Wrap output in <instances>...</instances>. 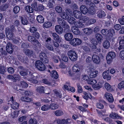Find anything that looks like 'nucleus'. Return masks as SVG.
Returning <instances> with one entry per match:
<instances>
[{
  "label": "nucleus",
  "instance_id": "nucleus-1",
  "mask_svg": "<svg viewBox=\"0 0 124 124\" xmlns=\"http://www.w3.org/2000/svg\"><path fill=\"white\" fill-rule=\"evenodd\" d=\"M15 28L14 26L11 25L7 27L5 29L6 35L8 38L9 39H11L13 37V31Z\"/></svg>",
  "mask_w": 124,
  "mask_h": 124
},
{
  "label": "nucleus",
  "instance_id": "nucleus-2",
  "mask_svg": "<svg viewBox=\"0 0 124 124\" xmlns=\"http://www.w3.org/2000/svg\"><path fill=\"white\" fill-rule=\"evenodd\" d=\"M42 36L44 39V40L46 42L45 44L46 47L49 50L53 51L54 50V48L53 46L51 45L48 43L51 41V38L46 35H45V33H44L42 34Z\"/></svg>",
  "mask_w": 124,
  "mask_h": 124
},
{
  "label": "nucleus",
  "instance_id": "nucleus-3",
  "mask_svg": "<svg viewBox=\"0 0 124 124\" xmlns=\"http://www.w3.org/2000/svg\"><path fill=\"white\" fill-rule=\"evenodd\" d=\"M68 54L70 59L73 61L77 60L78 56L76 52L74 50H70L68 53Z\"/></svg>",
  "mask_w": 124,
  "mask_h": 124
},
{
  "label": "nucleus",
  "instance_id": "nucleus-4",
  "mask_svg": "<svg viewBox=\"0 0 124 124\" xmlns=\"http://www.w3.org/2000/svg\"><path fill=\"white\" fill-rule=\"evenodd\" d=\"M68 15L70 16H72L73 12L70 9H67L66 10L65 12H63L61 13V16L63 19L66 20L69 18Z\"/></svg>",
  "mask_w": 124,
  "mask_h": 124
},
{
  "label": "nucleus",
  "instance_id": "nucleus-5",
  "mask_svg": "<svg viewBox=\"0 0 124 124\" xmlns=\"http://www.w3.org/2000/svg\"><path fill=\"white\" fill-rule=\"evenodd\" d=\"M101 33L104 35H108L110 39L112 38L113 34L115 33V31L114 29H111L109 31L107 29H103L101 31Z\"/></svg>",
  "mask_w": 124,
  "mask_h": 124
},
{
  "label": "nucleus",
  "instance_id": "nucleus-6",
  "mask_svg": "<svg viewBox=\"0 0 124 124\" xmlns=\"http://www.w3.org/2000/svg\"><path fill=\"white\" fill-rule=\"evenodd\" d=\"M35 65L37 68L41 71H43L46 69V66L40 61L38 60L36 61Z\"/></svg>",
  "mask_w": 124,
  "mask_h": 124
},
{
  "label": "nucleus",
  "instance_id": "nucleus-7",
  "mask_svg": "<svg viewBox=\"0 0 124 124\" xmlns=\"http://www.w3.org/2000/svg\"><path fill=\"white\" fill-rule=\"evenodd\" d=\"M116 56L115 53L113 52H109L106 56V59L107 63L108 64H110L112 62L113 59Z\"/></svg>",
  "mask_w": 124,
  "mask_h": 124
},
{
  "label": "nucleus",
  "instance_id": "nucleus-8",
  "mask_svg": "<svg viewBox=\"0 0 124 124\" xmlns=\"http://www.w3.org/2000/svg\"><path fill=\"white\" fill-rule=\"evenodd\" d=\"M57 19L58 22L59 24L62 26L65 29H69L70 27L67 22H66L65 21L61 18H57Z\"/></svg>",
  "mask_w": 124,
  "mask_h": 124
},
{
  "label": "nucleus",
  "instance_id": "nucleus-9",
  "mask_svg": "<svg viewBox=\"0 0 124 124\" xmlns=\"http://www.w3.org/2000/svg\"><path fill=\"white\" fill-rule=\"evenodd\" d=\"M82 42V40L78 38H74L70 42V43L72 46H75L80 44Z\"/></svg>",
  "mask_w": 124,
  "mask_h": 124
},
{
  "label": "nucleus",
  "instance_id": "nucleus-10",
  "mask_svg": "<svg viewBox=\"0 0 124 124\" xmlns=\"http://www.w3.org/2000/svg\"><path fill=\"white\" fill-rule=\"evenodd\" d=\"M71 119L68 118L66 119H58L57 123L58 124H70L71 123Z\"/></svg>",
  "mask_w": 124,
  "mask_h": 124
},
{
  "label": "nucleus",
  "instance_id": "nucleus-11",
  "mask_svg": "<svg viewBox=\"0 0 124 124\" xmlns=\"http://www.w3.org/2000/svg\"><path fill=\"white\" fill-rule=\"evenodd\" d=\"M94 67H93V68H90V71L89 75L91 78H94L95 77L98 73V71L94 70Z\"/></svg>",
  "mask_w": 124,
  "mask_h": 124
},
{
  "label": "nucleus",
  "instance_id": "nucleus-12",
  "mask_svg": "<svg viewBox=\"0 0 124 124\" xmlns=\"http://www.w3.org/2000/svg\"><path fill=\"white\" fill-rule=\"evenodd\" d=\"M93 62L97 64H99L101 62V59L99 56L96 54H94L92 56Z\"/></svg>",
  "mask_w": 124,
  "mask_h": 124
},
{
  "label": "nucleus",
  "instance_id": "nucleus-13",
  "mask_svg": "<svg viewBox=\"0 0 124 124\" xmlns=\"http://www.w3.org/2000/svg\"><path fill=\"white\" fill-rule=\"evenodd\" d=\"M82 66L76 65L73 66L72 67V71L74 74L78 73L81 70Z\"/></svg>",
  "mask_w": 124,
  "mask_h": 124
},
{
  "label": "nucleus",
  "instance_id": "nucleus-14",
  "mask_svg": "<svg viewBox=\"0 0 124 124\" xmlns=\"http://www.w3.org/2000/svg\"><path fill=\"white\" fill-rule=\"evenodd\" d=\"M10 101L12 102V104L11 105V108L14 109H15L18 108L19 104L16 101H14L13 97L12 96L10 98Z\"/></svg>",
  "mask_w": 124,
  "mask_h": 124
},
{
  "label": "nucleus",
  "instance_id": "nucleus-15",
  "mask_svg": "<svg viewBox=\"0 0 124 124\" xmlns=\"http://www.w3.org/2000/svg\"><path fill=\"white\" fill-rule=\"evenodd\" d=\"M6 50L7 52L9 53H12L13 51V48L12 44L10 43L7 44Z\"/></svg>",
  "mask_w": 124,
  "mask_h": 124
},
{
  "label": "nucleus",
  "instance_id": "nucleus-16",
  "mask_svg": "<svg viewBox=\"0 0 124 124\" xmlns=\"http://www.w3.org/2000/svg\"><path fill=\"white\" fill-rule=\"evenodd\" d=\"M11 112L9 115V116L12 118H15L17 117L19 114V111L12 110Z\"/></svg>",
  "mask_w": 124,
  "mask_h": 124
},
{
  "label": "nucleus",
  "instance_id": "nucleus-17",
  "mask_svg": "<svg viewBox=\"0 0 124 124\" xmlns=\"http://www.w3.org/2000/svg\"><path fill=\"white\" fill-rule=\"evenodd\" d=\"M105 96L109 102H111L113 101L114 100L113 97L111 93H106L105 94Z\"/></svg>",
  "mask_w": 124,
  "mask_h": 124
},
{
  "label": "nucleus",
  "instance_id": "nucleus-18",
  "mask_svg": "<svg viewBox=\"0 0 124 124\" xmlns=\"http://www.w3.org/2000/svg\"><path fill=\"white\" fill-rule=\"evenodd\" d=\"M54 39L57 42L60 43L62 40L61 37H60L59 36L55 33H52Z\"/></svg>",
  "mask_w": 124,
  "mask_h": 124
},
{
  "label": "nucleus",
  "instance_id": "nucleus-19",
  "mask_svg": "<svg viewBox=\"0 0 124 124\" xmlns=\"http://www.w3.org/2000/svg\"><path fill=\"white\" fill-rule=\"evenodd\" d=\"M86 1L87 4L89 5L91 7H94V4L93 3L94 2L95 4H97L99 3V1L97 0H85Z\"/></svg>",
  "mask_w": 124,
  "mask_h": 124
},
{
  "label": "nucleus",
  "instance_id": "nucleus-20",
  "mask_svg": "<svg viewBox=\"0 0 124 124\" xmlns=\"http://www.w3.org/2000/svg\"><path fill=\"white\" fill-rule=\"evenodd\" d=\"M55 30L56 32L59 34H62L63 32V28L60 25H56L55 27Z\"/></svg>",
  "mask_w": 124,
  "mask_h": 124
},
{
  "label": "nucleus",
  "instance_id": "nucleus-21",
  "mask_svg": "<svg viewBox=\"0 0 124 124\" xmlns=\"http://www.w3.org/2000/svg\"><path fill=\"white\" fill-rule=\"evenodd\" d=\"M80 9L81 13L84 14L87 13L88 11L87 8L85 6H81L80 8Z\"/></svg>",
  "mask_w": 124,
  "mask_h": 124
},
{
  "label": "nucleus",
  "instance_id": "nucleus-22",
  "mask_svg": "<svg viewBox=\"0 0 124 124\" xmlns=\"http://www.w3.org/2000/svg\"><path fill=\"white\" fill-rule=\"evenodd\" d=\"M64 36L65 39L68 41L71 40L73 38V35L72 34L70 33H67L65 34Z\"/></svg>",
  "mask_w": 124,
  "mask_h": 124
},
{
  "label": "nucleus",
  "instance_id": "nucleus-23",
  "mask_svg": "<svg viewBox=\"0 0 124 124\" xmlns=\"http://www.w3.org/2000/svg\"><path fill=\"white\" fill-rule=\"evenodd\" d=\"M84 33L87 35H90L93 31V29L90 28H86L82 29Z\"/></svg>",
  "mask_w": 124,
  "mask_h": 124
},
{
  "label": "nucleus",
  "instance_id": "nucleus-24",
  "mask_svg": "<svg viewBox=\"0 0 124 124\" xmlns=\"http://www.w3.org/2000/svg\"><path fill=\"white\" fill-rule=\"evenodd\" d=\"M95 37L98 41L99 43H101L103 40L102 36L100 34L98 33H96L95 35Z\"/></svg>",
  "mask_w": 124,
  "mask_h": 124
},
{
  "label": "nucleus",
  "instance_id": "nucleus-25",
  "mask_svg": "<svg viewBox=\"0 0 124 124\" xmlns=\"http://www.w3.org/2000/svg\"><path fill=\"white\" fill-rule=\"evenodd\" d=\"M73 14L74 17L77 18H79L81 17L82 14L79 11L75 10L73 12Z\"/></svg>",
  "mask_w": 124,
  "mask_h": 124
},
{
  "label": "nucleus",
  "instance_id": "nucleus-26",
  "mask_svg": "<svg viewBox=\"0 0 124 124\" xmlns=\"http://www.w3.org/2000/svg\"><path fill=\"white\" fill-rule=\"evenodd\" d=\"M72 32L75 34L78 35L80 33V31L78 28L76 27L75 26H73L71 28Z\"/></svg>",
  "mask_w": 124,
  "mask_h": 124
},
{
  "label": "nucleus",
  "instance_id": "nucleus-27",
  "mask_svg": "<svg viewBox=\"0 0 124 124\" xmlns=\"http://www.w3.org/2000/svg\"><path fill=\"white\" fill-rule=\"evenodd\" d=\"M17 86L23 87L26 88L28 86V84L25 82L22 81L20 82Z\"/></svg>",
  "mask_w": 124,
  "mask_h": 124
},
{
  "label": "nucleus",
  "instance_id": "nucleus-28",
  "mask_svg": "<svg viewBox=\"0 0 124 124\" xmlns=\"http://www.w3.org/2000/svg\"><path fill=\"white\" fill-rule=\"evenodd\" d=\"M102 83L101 81H99L97 84H95L92 85V87L95 90H97L101 87Z\"/></svg>",
  "mask_w": 124,
  "mask_h": 124
},
{
  "label": "nucleus",
  "instance_id": "nucleus-29",
  "mask_svg": "<svg viewBox=\"0 0 124 124\" xmlns=\"http://www.w3.org/2000/svg\"><path fill=\"white\" fill-rule=\"evenodd\" d=\"M36 20L38 22L40 23H42L44 22V18L41 15H39L37 16Z\"/></svg>",
  "mask_w": 124,
  "mask_h": 124
},
{
  "label": "nucleus",
  "instance_id": "nucleus-30",
  "mask_svg": "<svg viewBox=\"0 0 124 124\" xmlns=\"http://www.w3.org/2000/svg\"><path fill=\"white\" fill-rule=\"evenodd\" d=\"M97 16L100 18L104 17L105 14L104 12L102 10H99L97 12Z\"/></svg>",
  "mask_w": 124,
  "mask_h": 124
},
{
  "label": "nucleus",
  "instance_id": "nucleus-31",
  "mask_svg": "<svg viewBox=\"0 0 124 124\" xmlns=\"http://www.w3.org/2000/svg\"><path fill=\"white\" fill-rule=\"evenodd\" d=\"M64 89L67 90H70L72 92H74L75 91V88L70 86L64 85Z\"/></svg>",
  "mask_w": 124,
  "mask_h": 124
},
{
  "label": "nucleus",
  "instance_id": "nucleus-32",
  "mask_svg": "<svg viewBox=\"0 0 124 124\" xmlns=\"http://www.w3.org/2000/svg\"><path fill=\"white\" fill-rule=\"evenodd\" d=\"M109 116L110 117L113 119H118L120 118V116L117 114L115 113L112 112L110 114Z\"/></svg>",
  "mask_w": 124,
  "mask_h": 124
},
{
  "label": "nucleus",
  "instance_id": "nucleus-33",
  "mask_svg": "<svg viewBox=\"0 0 124 124\" xmlns=\"http://www.w3.org/2000/svg\"><path fill=\"white\" fill-rule=\"evenodd\" d=\"M83 93L84 95L83 96V97L85 99L87 100L89 98L91 99L92 97V95L90 93H87L85 92H84Z\"/></svg>",
  "mask_w": 124,
  "mask_h": 124
},
{
  "label": "nucleus",
  "instance_id": "nucleus-34",
  "mask_svg": "<svg viewBox=\"0 0 124 124\" xmlns=\"http://www.w3.org/2000/svg\"><path fill=\"white\" fill-rule=\"evenodd\" d=\"M103 46L106 49H108L110 46V44L109 42L107 40H105L102 43Z\"/></svg>",
  "mask_w": 124,
  "mask_h": 124
},
{
  "label": "nucleus",
  "instance_id": "nucleus-35",
  "mask_svg": "<svg viewBox=\"0 0 124 124\" xmlns=\"http://www.w3.org/2000/svg\"><path fill=\"white\" fill-rule=\"evenodd\" d=\"M50 75L52 77L55 79L59 77L57 72L54 70L52 71L50 73Z\"/></svg>",
  "mask_w": 124,
  "mask_h": 124
},
{
  "label": "nucleus",
  "instance_id": "nucleus-36",
  "mask_svg": "<svg viewBox=\"0 0 124 124\" xmlns=\"http://www.w3.org/2000/svg\"><path fill=\"white\" fill-rule=\"evenodd\" d=\"M50 108L52 110H54L57 109L58 107V105L55 103H53L50 104L49 106Z\"/></svg>",
  "mask_w": 124,
  "mask_h": 124
},
{
  "label": "nucleus",
  "instance_id": "nucleus-37",
  "mask_svg": "<svg viewBox=\"0 0 124 124\" xmlns=\"http://www.w3.org/2000/svg\"><path fill=\"white\" fill-rule=\"evenodd\" d=\"M117 87L120 90L124 89V81H122L119 83Z\"/></svg>",
  "mask_w": 124,
  "mask_h": 124
},
{
  "label": "nucleus",
  "instance_id": "nucleus-38",
  "mask_svg": "<svg viewBox=\"0 0 124 124\" xmlns=\"http://www.w3.org/2000/svg\"><path fill=\"white\" fill-rule=\"evenodd\" d=\"M68 19V21L69 23L71 24H74L75 25V23L76 22L75 21L76 20L74 17H70Z\"/></svg>",
  "mask_w": 124,
  "mask_h": 124
},
{
  "label": "nucleus",
  "instance_id": "nucleus-39",
  "mask_svg": "<svg viewBox=\"0 0 124 124\" xmlns=\"http://www.w3.org/2000/svg\"><path fill=\"white\" fill-rule=\"evenodd\" d=\"M25 9L26 11L28 13H32L33 10L32 8L29 6H27L25 7Z\"/></svg>",
  "mask_w": 124,
  "mask_h": 124
},
{
  "label": "nucleus",
  "instance_id": "nucleus-40",
  "mask_svg": "<svg viewBox=\"0 0 124 124\" xmlns=\"http://www.w3.org/2000/svg\"><path fill=\"white\" fill-rule=\"evenodd\" d=\"M24 52L25 54L28 56H31L33 54L32 51L28 49H26L24 50Z\"/></svg>",
  "mask_w": 124,
  "mask_h": 124
},
{
  "label": "nucleus",
  "instance_id": "nucleus-41",
  "mask_svg": "<svg viewBox=\"0 0 124 124\" xmlns=\"http://www.w3.org/2000/svg\"><path fill=\"white\" fill-rule=\"evenodd\" d=\"M82 22H80V20L79 22H76L75 23V26L78 28H82L84 27L85 25L82 23Z\"/></svg>",
  "mask_w": 124,
  "mask_h": 124
},
{
  "label": "nucleus",
  "instance_id": "nucleus-42",
  "mask_svg": "<svg viewBox=\"0 0 124 124\" xmlns=\"http://www.w3.org/2000/svg\"><path fill=\"white\" fill-rule=\"evenodd\" d=\"M31 76V78L29 79V81H31L35 84L37 83L38 81L36 80L37 78V77H35L33 75H32Z\"/></svg>",
  "mask_w": 124,
  "mask_h": 124
},
{
  "label": "nucleus",
  "instance_id": "nucleus-43",
  "mask_svg": "<svg viewBox=\"0 0 124 124\" xmlns=\"http://www.w3.org/2000/svg\"><path fill=\"white\" fill-rule=\"evenodd\" d=\"M36 91L37 92L40 93H42L44 92V87L42 86H38L37 87Z\"/></svg>",
  "mask_w": 124,
  "mask_h": 124
},
{
  "label": "nucleus",
  "instance_id": "nucleus-44",
  "mask_svg": "<svg viewBox=\"0 0 124 124\" xmlns=\"http://www.w3.org/2000/svg\"><path fill=\"white\" fill-rule=\"evenodd\" d=\"M89 20L88 18L86 16H83L82 18L80 19V22H83V23H88Z\"/></svg>",
  "mask_w": 124,
  "mask_h": 124
},
{
  "label": "nucleus",
  "instance_id": "nucleus-45",
  "mask_svg": "<svg viewBox=\"0 0 124 124\" xmlns=\"http://www.w3.org/2000/svg\"><path fill=\"white\" fill-rule=\"evenodd\" d=\"M54 114L56 116H59L63 115V113L62 110H58L55 112Z\"/></svg>",
  "mask_w": 124,
  "mask_h": 124
},
{
  "label": "nucleus",
  "instance_id": "nucleus-46",
  "mask_svg": "<svg viewBox=\"0 0 124 124\" xmlns=\"http://www.w3.org/2000/svg\"><path fill=\"white\" fill-rule=\"evenodd\" d=\"M105 87L106 89L108 91H112L113 89L109 84L106 83L105 85Z\"/></svg>",
  "mask_w": 124,
  "mask_h": 124
},
{
  "label": "nucleus",
  "instance_id": "nucleus-47",
  "mask_svg": "<svg viewBox=\"0 0 124 124\" xmlns=\"http://www.w3.org/2000/svg\"><path fill=\"white\" fill-rule=\"evenodd\" d=\"M87 83L89 84L93 85H95L97 83V81L95 80L90 78L87 81Z\"/></svg>",
  "mask_w": 124,
  "mask_h": 124
},
{
  "label": "nucleus",
  "instance_id": "nucleus-48",
  "mask_svg": "<svg viewBox=\"0 0 124 124\" xmlns=\"http://www.w3.org/2000/svg\"><path fill=\"white\" fill-rule=\"evenodd\" d=\"M120 46L117 47L119 50H120L122 49H124V40H122L119 42Z\"/></svg>",
  "mask_w": 124,
  "mask_h": 124
},
{
  "label": "nucleus",
  "instance_id": "nucleus-49",
  "mask_svg": "<svg viewBox=\"0 0 124 124\" xmlns=\"http://www.w3.org/2000/svg\"><path fill=\"white\" fill-rule=\"evenodd\" d=\"M21 21L22 24L23 25L27 24L28 23L27 19L25 17H21Z\"/></svg>",
  "mask_w": 124,
  "mask_h": 124
},
{
  "label": "nucleus",
  "instance_id": "nucleus-50",
  "mask_svg": "<svg viewBox=\"0 0 124 124\" xmlns=\"http://www.w3.org/2000/svg\"><path fill=\"white\" fill-rule=\"evenodd\" d=\"M28 39L29 41L32 42L33 44L37 40L35 37L31 36H29L28 37Z\"/></svg>",
  "mask_w": 124,
  "mask_h": 124
},
{
  "label": "nucleus",
  "instance_id": "nucleus-51",
  "mask_svg": "<svg viewBox=\"0 0 124 124\" xmlns=\"http://www.w3.org/2000/svg\"><path fill=\"white\" fill-rule=\"evenodd\" d=\"M55 9L56 11L58 13H61L62 11V8L59 6H56Z\"/></svg>",
  "mask_w": 124,
  "mask_h": 124
},
{
  "label": "nucleus",
  "instance_id": "nucleus-52",
  "mask_svg": "<svg viewBox=\"0 0 124 124\" xmlns=\"http://www.w3.org/2000/svg\"><path fill=\"white\" fill-rule=\"evenodd\" d=\"M49 109V105L47 104L44 105L41 107V110L44 111H47Z\"/></svg>",
  "mask_w": 124,
  "mask_h": 124
},
{
  "label": "nucleus",
  "instance_id": "nucleus-53",
  "mask_svg": "<svg viewBox=\"0 0 124 124\" xmlns=\"http://www.w3.org/2000/svg\"><path fill=\"white\" fill-rule=\"evenodd\" d=\"M20 78V76L18 74H15L13 75V82H16V80H19Z\"/></svg>",
  "mask_w": 124,
  "mask_h": 124
},
{
  "label": "nucleus",
  "instance_id": "nucleus-54",
  "mask_svg": "<svg viewBox=\"0 0 124 124\" xmlns=\"http://www.w3.org/2000/svg\"><path fill=\"white\" fill-rule=\"evenodd\" d=\"M45 27L48 28L50 27L52 25V23L49 22H46L43 24Z\"/></svg>",
  "mask_w": 124,
  "mask_h": 124
},
{
  "label": "nucleus",
  "instance_id": "nucleus-55",
  "mask_svg": "<svg viewBox=\"0 0 124 124\" xmlns=\"http://www.w3.org/2000/svg\"><path fill=\"white\" fill-rule=\"evenodd\" d=\"M54 3V0H49L47 6L49 8H52L54 7L53 4Z\"/></svg>",
  "mask_w": 124,
  "mask_h": 124
},
{
  "label": "nucleus",
  "instance_id": "nucleus-56",
  "mask_svg": "<svg viewBox=\"0 0 124 124\" xmlns=\"http://www.w3.org/2000/svg\"><path fill=\"white\" fill-rule=\"evenodd\" d=\"M6 71V69L5 67L3 66H0V73L4 74L5 72Z\"/></svg>",
  "mask_w": 124,
  "mask_h": 124
},
{
  "label": "nucleus",
  "instance_id": "nucleus-57",
  "mask_svg": "<svg viewBox=\"0 0 124 124\" xmlns=\"http://www.w3.org/2000/svg\"><path fill=\"white\" fill-rule=\"evenodd\" d=\"M27 58L26 57H25L24 59L23 57L21 56H19L18 57V59L21 62L24 63H25L26 62V61H27Z\"/></svg>",
  "mask_w": 124,
  "mask_h": 124
},
{
  "label": "nucleus",
  "instance_id": "nucleus-58",
  "mask_svg": "<svg viewBox=\"0 0 124 124\" xmlns=\"http://www.w3.org/2000/svg\"><path fill=\"white\" fill-rule=\"evenodd\" d=\"M8 5L7 4H5L0 7V9L1 10H6L8 8Z\"/></svg>",
  "mask_w": 124,
  "mask_h": 124
},
{
  "label": "nucleus",
  "instance_id": "nucleus-59",
  "mask_svg": "<svg viewBox=\"0 0 124 124\" xmlns=\"http://www.w3.org/2000/svg\"><path fill=\"white\" fill-rule=\"evenodd\" d=\"M109 74V71L108 70L105 71L102 73V77L104 79L107 78V76Z\"/></svg>",
  "mask_w": 124,
  "mask_h": 124
},
{
  "label": "nucleus",
  "instance_id": "nucleus-60",
  "mask_svg": "<svg viewBox=\"0 0 124 124\" xmlns=\"http://www.w3.org/2000/svg\"><path fill=\"white\" fill-rule=\"evenodd\" d=\"M81 47L86 52H89L90 51V49L89 48L86 46V45L82 46Z\"/></svg>",
  "mask_w": 124,
  "mask_h": 124
},
{
  "label": "nucleus",
  "instance_id": "nucleus-61",
  "mask_svg": "<svg viewBox=\"0 0 124 124\" xmlns=\"http://www.w3.org/2000/svg\"><path fill=\"white\" fill-rule=\"evenodd\" d=\"M29 124H36L37 122L35 119L31 118L29 121Z\"/></svg>",
  "mask_w": 124,
  "mask_h": 124
},
{
  "label": "nucleus",
  "instance_id": "nucleus-62",
  "mask_svg": "<svg viewBox=\"0 0 124 124\" xmlns=\"http://www.w3.org/2000/svg\"><path fill=\"white\" fill-rule=\"evenodd\" d=\"M46 56V54L44 52H42L40 54L39 57L40 60L42 61Z\"/></svg>",
  "mask_w": 124,
  "mask_h": 124
},
{
  "label": "nucleus",
  "instance_id": "nucleus-63",
  "mask_svg": "<svg viewBox=\"0 0 124 124\" xmlns=\"http://www.w3.org/2000/svg\"><path fill=\"white\" fill-rule=\"evenodd\" d=\"M96 106L98 108L100 109H102L104 108L103 105L100 102L97 103L96 104Z\"/></svg>",
  "mask_w": 124,
  "mask_h": 124
},
{
  "label": "nucleus",
  "instance_id": "nucleus-64",
  "mask_svg": "<svg viewBox=\"0 0 124 124\" xmlns=\"http://www.w3.org/2000/svg\"><path fill=\"white\" fill-rule=\"evenodd\" d=\"M22 48H27L29 46V44L28 43H23L21 46Z\"/></svg>",
  "mask_w": 124,
  "mask_h": 124
}]
</instances>
